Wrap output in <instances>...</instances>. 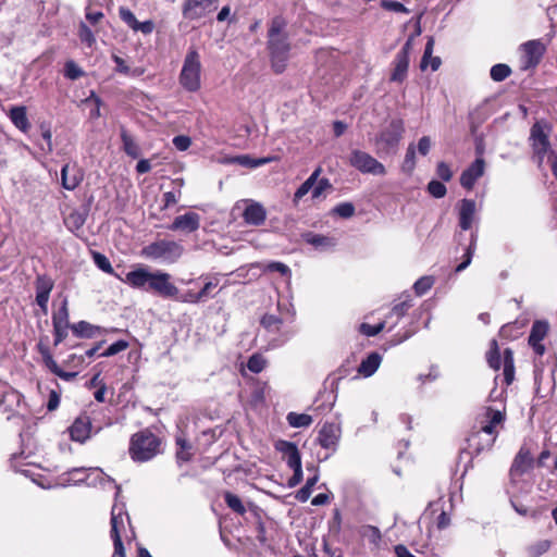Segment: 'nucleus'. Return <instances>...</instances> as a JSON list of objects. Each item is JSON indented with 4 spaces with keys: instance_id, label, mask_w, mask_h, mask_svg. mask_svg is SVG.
Returning a JSON list of instances; mask_svg holds the SVG:
<instances>
[{
    "instance_id": "f257e3e1",
    "label": "nucleus",
    "mask_w": 557,
    "mask_h": 557,
    "mask_svg": "<svg viewBox=\"0 0 557 557\" xmlns=\"http://www.w3.org/2000/svg\"><path fill=\"white\" fill-rule=\"evenodd\" d=\"M124 283L133 288L153 292L163 298H173L178 295V288L171 282L169 273L161 271L152 273L143 267L129 271Z\"/></svg>"
},
{
    "instance_id": "f03ea898",
    "label": "nucleus",
    "mask_w": 557,
    "mask_h": 557,
    "mask_svg": "<svg viewBox=\"0 0 557 557\" xmlns=\"http://www.w3.org/2000/svg\"><path fill=\"white\" fill-rule=\"evenodd\" d=\"M285 27V20L282 16H275L272 18L268 30V50L271 65L277 74L285 71L289 59L290 44L287 34L284 32Z\"/></svg>"
},
{
    "instance_id": "7ed1b4c3",
    "label": "nucleus",
    "mask_w": 557,
    "mask_h": 557,
    "mask_svg": "<svg viewBox=\"0 0 557 557\" xmlns=\"http://www.w3.org/2000/svg\"><path fill=\"white\" fill-rule=\"evenodd\" d=\"M484 417L485 421L480 431L471 434L468 438L469 447L475 454L492 448L498 434L497 426H503L506 419L505 412L495 410L492 407L486 408Z\"/></svg>"
},
{
    "instance_id": "20e7f679",
    "label": "nucleus",
    "mask_w": 557,
    "mask_h": 557,
    "mask_svg": "<svg viewBox=\"0 0 557 557\" xmlns=\"http://www.w3.org/2000/svg\"><path fill=\"white\" fill-rule=\"evenodd\" d=\"M129 456L134 461L146 462L161 454V438L145 429L132 435Z\"/></svg>"
},
{
    "instance_id": "39448f33",
    "label": "nucleus",
    "mask_w": 557,
    "mask_h": 557,
    "mask_svg": "<svg viewBox=\"0 0 557 557\" xmlns=\"http://www.w3.org/2000/svg\"><path fill=\"white\" fill-rule=\"evenodd\" d=\"M184 253V246L175 240L158 239L140 250V256L145 259L160 262L162 264L176 263Z\"/></svg>"
},
{
    "instance_id": "423d86ee",
    "label": "nucleus",
    "mask_w": 557,
    "mask_h": 557,
    "mask_svg": "<svg viewBox=\"0 0 557 557\" xmlns=\"http://www.w3.org/2000/svg\"><path fill=\"white\" fill-rule=\"evenodd\" d=\"M405 133V123L401 119H393L375 138L376 153L382 156L395 154Z\"/></svg>"
},
{
    "instance_id": "0eeeda50",
    "label": "nucleus",
    "mask_w": 557,
    "mask_h": 557,
    "mask_svg": "<svg viewBox=\"0 0 557 557\" xmlns=\"http://www.w3.org/2000/svg\"><path fill=\"white\" fill-rule=\"evenodd\" d=\"M180 84L189 92H196L201 87L200 55L195 49H190L184 59L180 73Z\"/></svg>"
},
{
    "instance_id": "6e6552de",
    "label": "nucleus",
    "mask_w": 557,
    "mask_h": 557,
    "mask_svg": "<svg viewBox=\"0 0 557 557\" xmlns=\"http://www.w3.org/2000/svg\"><path fill=\"white\" fill-rule=\"evenodd\" d=\"M22 440V450L17 455H13L12 457V468L15 472L23 474L25 478L29 479L32 482H35V471H34V462L28 460L32 458L33 448H32V434L29 432V428L20 433Z\"/></svg>"
},
{
    "instance_id": "1a4fd4ad",
    "label": "nucleus",
    "mask_w": 557,
    "mask_h": 557,
    "mask_svg": "<svg viewBox=\"0 0 557 557\" xmlns=\"http://www.w3.org/2000/svg\"><path fill=\"white\" fill-rule=\"evenodd\" d=\"M349 163L361 173L372 175H385L386 173V169L381 162L368 152L358 149L351 151Z\"/></svg>"
},
{
    "instance_id": "9d476101",
    "label": "nucleus",
    "mask_w": 557,
    "mask_h": 557,
    "mask_svg": "<svg viewBox=\"0 0 557 557\" xmlns=\"http://www.w3.org/2000/svg\"><path fill=\"white\" fill-rule=\"evenodd\" d=\"M413 46V37H409L401 49L396 53L392 63L389 81L393 83H403L407 78L409 69V57Z\"/></svg>"
},
{
    "instance_id": "9b49d317",
    "label": "nucleus",
    "mask_w": 557,
    "mask_h": 557,
    "mask_svg": "<svg viewBox=\"0 0 557 557\" xmlns=\"http://www.w3.org/2000/svg\"><path fill=\"white\" fill-rule=\"evenodd\" d=\"M218 0H185L182 14L185 20L197 21L218 9Z\"/></svg>"
},
{
    "instance_id": "f8f14e48",
    "label": "nucleus",
    "mask_w": 557,
    "mask_h": 557,
    "mask_svg": "<svg viewBox=\"0 0 557 557\" xmlns=\"http://www.w3.org/2000/svg\"><path fill=\"white\" fill-rule=\"evenodd\" d=\"M533 465L534 459L530 449L524 445L521 446L509 469L510 483L516 485L520 481L521 476L533 468Z\"/></svg>"
},
{
    "instance_id": "ddd939ff",
    "label": "nucleus",
    "mask_w": 557,
    "mask_h": 557,
    "mask_svg": "<svg viewBox=\"0 0 557 557\" xmlns=\"http://www.w3.org/2000/svg\"><path fill=\"white\" fill-rule=\"evenodd\" d=\"M545 129L546 124L542 122H535L530 129L531 146L534 154L539 159V163L543 161L545 154L548 152L550 148L548 134Z\"/></svg>"
},
{
    "instance_id": "4468645a",
    "label": "nucleus",
    "mask_w": 557,
    "mask_h": 557,
    "mask_svg": "<svg viewBox=\"0 0 557 557\" xmlns=\"http://www.w3.org/2000/svg\"><path fill=\"white\" fill-rule=\"evenodd\" d=\"M22 395L9 386H0V411L3 413L12 412V416L23 417Z\"/></svg>"
},
{
    "instance_id": "2eb2a0df",
    "label": "nucleus",
    "mask_w": 557,
    "mask_h": 557,
    "mask_svg": "<svg viewBox=\"0 0 557 557\" xmlns=\"http://www.w3.org/2000/svg\"><path fill=\"white\" fill-rule=\"evenodd\" d=\"M521 67L528 70L540 63L545 52V46L540 40H529L521 45Z\"/></svg>"
},
{
    "instance_id": "dca6fc26",
    "label": "nucleus",
    "mask_w": 557,
    "mask_h": 557,
    "mask_svg": "<svg viewBox=\"0 0 557 557\" xmlns=\"http://www.w3.org/2000/svg\"><path fill=\"white\" fill-rule=\"evenodd\" d=\"M91 419L88 414H79L69 428L70 437L74 442L85 443L91 433Z\"/></svg>"
},
{
    "instance_id": "f3484780",
    "label": "nucleus",
    "mask_w": 557,
    "mask_h": 557,
    "mask_svg": "<svg viewBox=\"0 0 557 557\" xmlns=\"http://www.w3.org/2000/svg\"><path fill=\"white\" fill-rule=\"evenodd\" d=\"M458 224L461 231H468L472 227L476 216V203L473 199H461L458 205Z\"/></svg>"
},
{
    "instance_id": "a211bd4d",
    "label": "nucleus",
    "mask_w": 557,
    "mask_h": 557,
    "mask_svg": "<svg viewBox=\"0 0 557 557\" xmlns=\"http://www.w3.org/2000/svg\"><path fill=\"white\" fill-rule=\"evenodd\" d=\"M341 437V428L335 423H325L319 431L317 437L321 447L332 450L334 453Z\"/></svg>"
},
{
    "instance_id": "6ab92c4d",
    "label": "nucleus",
    "mask_w": 557,
    "mask_h": 557,
    "mask_svg": "<svg viewBox=\"0 0 557 557\" xmlns=\"http://www.w3.org/2000/svg\"><path fill=\"white\" fill-rule=\"evenodd\" d=\"M200 226V216L198 213L189 211L185 214L177 215L172 224L168 226L170 231H181L184 233H193Z\"/></svg>"
},
{
    "instance_id": "aec40b11",
    "label": "nucleus",
    "mask_w": 557,
    "mask_h": 557,
    "mask_svg": "<svg viewBox=\"0 0 557 557\" xmlns=\"http://www.w3.org/2000/svg\"><path fill=\"white\" fill-rule=\"evenodd\" d=\"M485 161L482 158L475 159L460 176V184L466 189H472L475 182L483 176Z\"/></svg>"
},
{
    "instance_id": "412c9836",
    "label": "nucleus",
    "mask_w": 557,
    "mask_h": 557,
    "mask_svg": "<svg viewBox=\"0 0 557 557\" xmlns=\"http://www.w3.org/2000/svg\"><path fill=\"white\" fill-rule=\"evenodd\" d=\"M83 181V173L76 165L64 164L61 169V184L67 190H74Z\"/></svg>"
},
{
    "instance_id": "4be33fe9",
    "label": "nucleus",
    "mask_w": 557,
    "mask_h": 557,
    "mask_svg": "<svg viewBox=\"0 0 557 557\" xmlns=\"http://www.w3.org/2000/svg\"><path fill=\"white\" fill-rule=\"evenodd\" d=\"M245 223L253 226H260L267 219L264 207L256 201H251L243 212Z\"/></svg>"
},
{
    "instance_id": "5701e85b",
    "label": "nucleus",
    "mask_w": 557,
    "mask_h": 557,
    "mask_svg": "<svg viewBox=\"0 0 557 557\" xmlns=\"http://www.w3.org/2000/svg\"><path fill=\"white\" fill-rule=\"evenodd\" d=\"M73 334L79 338H92L101 334V327L87 321H79L71 326Z\"/></svg>"
},
{
    "instance_id": "b1692460",
    "label": "nucleus",
    "mask_w": 557,
    "mask_h": 557,
    "mask_svg": "<svg viewBox=\"0 0 557 557\" xmlns=\"http://www.w3.org/2000/svg\"><path fill=\"white\" fill-rule=\"evenodd\" d=\"M382 357L377 352H371L364 360L361 361L358 372L363 376L368 377L374 374L380 367Z\"/></svg>"
},
{
    "instance_id": "393cba45",
    "label": "nucleus",
    "mask_w": 557,
    "mask_h": 557,
    "mask_svg": "<svg viewBox=\"0 0 557 557\" xmlns=\"http://www.w3.org/2000/svg\"><path fill=\"white\" fill-rule=\"evenodd\" d=\"M478 238H479L478 231L475 230V231L471 232L469 245L465 248V253L462 256L463 260L460 264L457 265L456 272H461L470 265L472 258L474 256L475 249H476Z\"/></svg>"
},
{
    "instance_id": "a878e982",
    "label": "nucleus",
    "mask_w": 557,
    "mask_h": 557,
    "mask_svg": "<svg viewBox=\"0 0 557 557\" xmlns=\"http://www.w3.org/2000/svg\"><path fill=\"white\" fill-rule=\"evenodd\" d=\"M87 471L86 468H73L66 472H64L60 480V485L67 486L71 484H78L84 482L87 479Z\"/></svg>"
},
{
    "instance_id": "bb28decb",
    "label": "nucleus",
    "mask_w": 557,
    "mask_h": 557,
    "mask_svg": "<svg viewBox=\"0 0 557 557\" xmlns=\"http://www.w3.org/2000/svg\"><path fill=\"white\" fill-rule=\"evenodd\" d=\"M124 515L125 512L123 507H119L116 505L112 507L110 530L111 539H115L116 535H121V531L124 529Z\"/></svg>"
},
{
    "instance_id": "cd10ccee",
    "label": "nucleus",
    "mask_w": 557,
    "mask_h": 557,
    "mask_svg": "<svg viewBox=\"0 0 557 557\" xmlns=\"http://www.w3.org/2000/svg\"><path fill=\"white\" fill-rule=\"evenodd\" d=\"M10 119L12 123L22 132H27L30 128L24 107H14L10 110Z\"/></svg>"
},
{
    "instance_id": "c85d7f7f",
    "label": "nucleus",
    "mask_w": 557,
    "mask_h": 557,
    "mask_svg": "<svg viewBox=\"0 0 557 557\" xmlns=\"http://www.w3.org/2000/svg\"><path fill=\"white\" fill-rule=\"evenodd\" d=\"M504 381L506 385H510L515 380V361L513 352L510 348H506L503 352Z\"/></svg>"
},
{
    "instance_id": "c756f323",
    "label": "nucleus",
    "mask_w": 557,
    "mask_h": 557,
    "mask_svg": "<svg viewBox=\"0 0 557 557\" xmlns=\"http://www.w3.org/2000/svg\"><path fill=\"white\" fill-rule=\"evenodd\" d=\"M121 140L123 143V150L124 152L133 158L136 159L140 154V149L137 143L134 140V138L131 136V134L125 129V127H121Z\"/></svg>"
},
{
    "instance_id": "7c9ffc66",
    "label": "nucleus",
    "mask_w": 557,
    "mask_h": 557,
    "mask_svg": "<svg viewBox=\"0 0 557 557\" xmlns=\"http://www.w3.org/2000/svg\"><path fill=\"white\" fill-rule=\"evenodd\" d=\"M549 330L548 322L536 320L533 322L528 343H542Z\"/></svg>"
},
{
    "instance_id": "2f4dec72",
    "label": "nucleus",
    "mask_w": 557,
    "mask_h": 557,
    "mask_svg": "<svg viewBox=\"0 0 557 557\" xmlns=\"http://www.w3.org/2000/svg\"><path fill=\"white\" fill-rule=\"evenodd\" d=\"M321 173V169H315L311 175L298 187V189L294 194V202L297 203L304 196H306L310 190H312L315 185L319 175Z\"/></svg>"
},
{
    "instance_id": "473e14b6",
    "label": "nucleus",
    "mask_w": 557,
    "mask_h": 557,
    "mask_svg": "<svg viewBox=\"0 0 557 557\" xmlns=\"http://www.w3.org/2000/svg\"><path fill=\"white\" fill-rule=\"evenodd\" d=\"M92 260L95 264L104 273H108L110 275H114L116 278L124 282V278H122L119 274L114 272V269L112 268L109 259L101 252L92 251L91 252Z\"/></svg>"
},
{
    "instance_id": "72a5a7b5",
    "label": "nucleus",
    "mask_w": 557,
    "mask_h": 557,
    "mask_svg": "<svg viewBox=\"0 0 557 557\" xmlns=\"http://www.w3.org/2000/svg\"><path fill=\"white\" fill-rule=\"evenodd\" d=\"M223 497L227 507L232 509L234 512L240 516H244L246 513V508L242 499L237 495L226 491L224 492Z\"/></svg>"
},
{
    "instance_id": "f704fd0d",
    "label": "nucleus",
    "mask_w": 557,
    "mask_h": 557,
    "mask_svg": "<svg viewBox=\"0 0 557 557\" xmlns=\"http://www.w3.org/2000/svg\"><path fill=\"white\" fill-rule=\"evenodd\" d=\"M286 420L293 428H307L312 423L311 416L307 413L289 412Z\"/></svg>"
},
{
    "instance_id": "c9c22d12",
    "label": "nucleus",
    "mask_w": 557,
    "mask_h": 557,
    "mask_svg": "<svg viewBox=\"0 0 557 557\" xmlns=\"http://www.w3.org/2000/svg\"><path fill=\"white\" fill-rule=\"evenodd\" d=\"M176 445L178 447L176 451V459L178 462H187L191 459V445L189 442L183 437L176 438Z\"/></svg>"
},
{
    "instance_id": "e433bc0d",
    "label": "nucleus",
    "mask_w": 557,
    "mask_h": 557,
    "mask_svg": "<svg viewBox=\"0 0 557 557\" xmlns=\"http://www.w3.org/2000/svg\"><path fill=\"white\" fill-rule=\"evenodd\" d=\"M511 74V69L504 63H498L492 66L490 71L491 78L494 82H503Z\"/></svg>"
},
{
    "instance_id": "4c0bfd02",
    "label": "nucleus",
    "mask_w": 557,
    "mask_h": 557,
    "mask_svg": "<svg viewBox=\"0 0 557 557\" xmlns=\"http://www.w3.org/2000/svg\"><path fill=\"white\" fill-rule=\"evenodd\" d=\"M85 221L86 219L83 213L73 211L65 218L64 223L70 231H74L79 230L84 225Z\"/></svg>"
},
{
    "instance_id": "58836bf2",
    "label": "nucleus",
    "mask_w": 557,
    "mask_h": 557,
    "mask_svg": "<svg viewBox=\"0 0 557 557\" xmlns=\"http://www.w3.org/2000/svg\"><path fill=\"white\" fill-rule=\"evenodd\" d=\"M261 325L269 332H277L283 323L282 319L274 314H264L260 321Z\"/></svg>"
},
{
    "instance_id": "ea45409f",
    "label": "nucleus",
    "mask_w": 557,
    "mask_h": 557,
    "mask_svg": "<svg viewBox=\"0 0 557 557\" xmlns=\"http://www.w3.org/2000/svg\"><path fill=\"white\" fill-rule=\"evenodd\" d=\"M267 364V360L260 354H253L247 361V368L252 373H260Z\"/></svg>"
},
{
    "instance_id": "a19ab883",
    "label": "nucleus",
    "mask_w": 557,
    "mask_h": 557,
    "mask_svg": "<svg viewBox=\"0 0 557 557\" xmlns=\"http://www.w3.org/2000/svg\"><path fill=\"white\" fill-rule=\"evenodd\" d=\"M416 166V147L413 144H409L406 156L403 162V171L406 173H411Z\"/></svg>"
},
{
    "instance_id": "79ce46f5",
    "label": "nucleus",
    "mask_w": 557,
    "mask_h": 557,
    "mask_svg": "<svg viewBox=\"0 0 557 557\" xmlns=\"http://www.w3.org/2000/svg\"><path fill=\"white\" fill-rule=\"evenodd\" d=\"M434 278L432 276H422L413 284L416 295L422 296L432 288Z\"/></svg>"
},
{
    "instance_id": "37998d69",
    "label": "nucleus",
    "mask_w": 557,
    "mask_h": 557,
    "mask_svg": "<svg viewBox=\"0 0 557 557\" xmlns=\"http://www.w3.org/2000/svg\"><path fill=\"white\" fill-rule=\"evenodd\" d=\"M304 239L306 240V243H308L317 248L324 247V246L332 244V239L330 237L319 235V234H313L310 232L304 234Z\"/></svg>"
},
{
    "instance_id": "c03bdc74",
    "label": "nucleus",
    "mask_w": 557,
    "mask_h": 557,
    "mask_svg": "<svg viewBox=\"0 0 557 557\" xmlns=\"http://www.w3.org/2000/svg\"><path fill=\"white\" fill-rule=\"evenodd\" d=\"M426 189L431 196L437 199L445 197L447 193L446 186L437 180H432L429 182Z\"/></svg>"
},
{
    "instance_id": "a18cd8bd",
    "label": "nucleus",
    "mask_w": 557,
    "mask_h": 557,
    "mask_svg": "<svg viewBox=\"0 0 557 557\" xmlns=\"http://www.w3.org/2000/svg\"><path fill=\"white\" fill-rule=\"evenodd\" d=\"M84 75V71L72 60L67 61L64 65V76L69 79L75 81Z\"/></svg>"
},
{
    "instance_id": "49530a36",
    "label": "nucleus",
    "mask_w": 557,
    "mask_h": 557,
    "mask_svg": "<svg viewBox=\"0 0 557 557\" xmlns=\"http://www.w3.org/2000/svg\"><path fill=\"white\" fill-rule=\"evenodd\" d=\"M233 162L249 169H255L259 165L267 163L265 159H252L249 156H238L233 159Z\"/></svg>"
},
{
    "instance_id": "de8ad7c7",
    "label": "nucleus",
    "mask_w": 557,
    "mask_h": 557,
    "mask_svg": "<svg viewBox=\"0 0 557 557\" xmlns=\"http://www.w3.org/2000/svg\"><path fill=\"white\" fill-rule=\"evenodd\" d=\"M78 36L81 41L86 44L88 47H91L96 42L92 30L85 23H81Z\"/></svg>"
},
{
    "instance_id": "09e8293b",
    "label": "nucleus",
    "mask_w": 557,
    "mask_h": 557,
    "mask_svg": "<svg viewBox=\"0 0 557 557\" xmlns=\"http://www.w3.org/2000/svg\"><path fill=\"white\" fill-rule=\"evenodd\" d=\"M119 15H120V18L129 27L132 28L133 30L135 29L138 21L135 16V14L128 9V8H124V7H121L119 9Z\"/></svg>"
},
{
    "instance_id": "8fccbe9b",
    "label": "nucleus",
    "mask_w": 557,
    "mask_h": 557,
    "mask_svg": "<svg viewBox=\"0 0 557 557\" xmlns=\"http://www.w3.org/2000/svg\"><path fill=\"white\" fill-rule=\"evenodd\" d=\"M434 48V39L433 37H430L426 41L424 52L420 62V69L421 71H425L429 66V62L431 63L432 53Z\"/></svg>"
},
{
    "instance_id": "3c124183",
    "label": "nucleus",
    "mask_w": 557,
    "mask_h": 557,
    "mask_svg": "<svg viewBox=\"0 0 557 557\" xmlns=\"http://www.w3.org/2000/svg\"><path fill=\"white\" fill-rule=\"evenodd\" d=\"M128 347V342L124 339L116 341L115 343L111 344L102 354V357H111L114 356L123 350H125Z\"/></svg>"
},
{
    "instance_id": "603ef678",
    "label": "nucleus",
    "mask_w": 557,
    "mask_h": 557,
    "mask_svg": "<svg viewBox=\"0 0 557 557\" xmlns=\"http://www.w3.org/2000/svg\"><path fill=\"white\" fill-rule=\"evenodd\" d=\"M334 213L338 216L348 219L355 214V207L351 202H342L334 208Z\"/></svg>"
},
{
    "instance_id": "864d4df0",
    "label": "nucleus",
    "mask_w": 557,
    "mask_h": 557,
    "mask_svg": "<svg viewBox=\"0 0 557 557\" xmlns=\"http://www.w3.org/2000/svg\"><path fill=\"white\" fill-rule=\"evenodd\" d=\"M436 175L444 182H449L453 178V171L450 166L444 162L441 161L436 165Z\"/></svg>"
},
{
    "instance_id": "5fc2aeb1",
    "label": "nucleus",
    "mask_w": 557,
    "mask_h": 557,
    "mask_svg": "<svg viewBox=\"0 0 557 557\" xmlns=\"http://www.w3.org/2000/svg\"><path fill=\"white\" fill-rule=\"evenodd\" d=\"M385 327V322H380L375 325L368 323L360 324V332L367 336H375Z\"/></svg>"
},
{
    "instance_id": "6e6d98bb",
    "label": "nucleus",
    "mask_w": 557,
    "mask_h": 557,
    "mask_svg": "<svg viewBox=\"0 0 557 557\" xmlns=\"http://www.w3.org/2000/svg\"><path fill=\"white\" fill-rule=\"evenodd\" d=\"M362 535L367 536L373 544H377L382 537L379 528L373 525H364L362 528Z\"/></svg>"
},
{
    "instance_id": "4d7b16f0",
    "label": "nucleus",
    "mask_w": 557,
    "mask_h": 557,
    "mask_svg": "<svg viewBox=\"0 0 557 557\" xmlns=\"http://www.w3.org/2000/svg\"><path fill=\"white\" fill-rule=\"evenodd\" d=\"M265 270L269 272H278L283 276L290 275V269L283 262L272 261L265 265Z\"/></svg>"
},
{
    "instance_id": "13d9d810",
    "label": "nucleus",
    "mask_w": 557,
    "mask_h": 557,
    "mask_svg": "<svg viewBox=\"0 0 557 557\" xmlns=\"http://www.w3.org/2000/svg\"><path fill=\"white\" fill-rule=\"evenodd\" d=\"M487 363L494 370H499L503 363V356H500L497 348L487 354Z\"/></svg>"
},
{
    "instance_id": "bf43d9fd",
    "label": "nucleus",
    "mask_w": 557,
    "mask_h": 557,
    "mask_svg": "<svg viewBox=\"0 0 557 557\" xmlns=\"http://www.w3.org/2000/svg\"><path fill=\"white\" fill-rule=\"evenodd\" d=\"M275 448L277 451L282 453L283 456L286 458L292 454L294 449L297 448L296 444L293 442L280 440L275 443Z\"/></svg>"
},
{
    "instance_id": "052dcab7",
    "label": "nucleus",
    "mask_w": 557,
    "mask_h": 557,
    "mask_svg": "<svg viewBox=\"0 0 557 557\" xmlns=\"http://www.w3.org/2000/svg\"><path fill=\"white\" fill-rule=\"evenodd\" d=\"M275 448L277 451L282 453L283 456L286 458L292 454L294 449L297 448L296 444L293 442L280 440L275 443Z\"/></svg>"
},
{
    "instance_id": "680f3d73",
    "label": "nucleus",
    "mask_w": 557,
    "mask_h": 557,
    "mask_svg": "<svg viewBox=\"0 0 557 557\" xmlns=\"http://www.w3.org/2000/svg\"><path fill=\"white\" fill-rule=\"evenodd\" d=\"M53 281L48 276L37 277V293H50L53 288Z\"/></svg>"
},
{
    "instance_id": "e2e57ef3",
    "label": "nucleus",
    "mask_w": 557,
    "mask_h": 557,
    "mask_svg": "<svg viewBox=\"0 0 557 557\" xmlns=\"http://www.w3.org/2000/svg\"><path fill=\"white\" fill-rule=\"evenodd\" d=\"M174 147L180 151L187 150L191 145V139L185 135H178L173 138Z\"/></svg>"
},
{
    "instance_id": "0e129e2a",
    "label": "nucleus",
    "mask_w": 557,
    "mask_h": 557,
    "mask_svg": "<svg viewBox=\"0 0 557 557\" xmlns=\"http://www.w3.org/2000/svg\"><path fill=\"white\" fill-rule=\"evenodd\" d=\"M331 187L332 185L327 178H321L317 181L312 188V198H319L325 189Z\"/></svg>"
},
{
    "instance_id": "69168bd1",
    "label": "nucleus",
    "mask_w": 557,
    "mask_h": 557,
    "mask_svg": "<svg viewBox=\"0 0 557 557\" xmlns=\"http://www.w3.org/2000/svg\"><path fill=\"white\" fill-rule=\"evenodd\" d=\"M382 7L386 10L399 13H405L408 11L403 3L395 0H382Z\"/></svg>"
},
{
    "instance_id": "338daca9",
    "label": "nucleus",
    "mask_w": 557,
    "mask_h": 557,
    "mask_svg": "<svg viewBox=\"0 0 557 557\" xmlns=\"http://www.w3.org/2000/svg\"><path fill=\"white\" fill-rule=\"evenodd\" d=\"M42 356H44V362L46 367L57 375V372L60 370V367L55 362V360L49 355L47 349H40Z\"/></svg>"
},
{
    "instance_id": "774afa93",
    "label": "nucleus",
    "mask_w": 557,
    "mask_h": 557,
    "mask_svg": "<svg viewBox=\"0 0 557 557\" xmlns=\"http://www.w3.org/2000/svg\"><path fill=\"white\" fill-rule=\"evenodd\" d=\"M181 195V190L178 189L177 193L175 191H165L163 194V207L162 209H166L173 205H175L178 200V196Z\"/></svg>"
}]
</instances>
